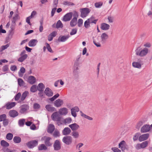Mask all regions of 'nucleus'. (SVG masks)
<instances>
[{"label": "nucleus", "instance_id": "5fc2aeb1", "mask_svg": "<svg viewBox=\"0 0 152 152\" xmlns=\"http://www.w3.org/2000/svg\"><path fill=\"white\" fill-rule=\"evenodd\" d=\"M69 126L72 130H75L76 129V124L75 123L69 125Z\"/></svg>", "mask_w": 152, "mask_h": 152}, {"label": "nucleus", "instance_id": "a19ab883", "mask_svg": "<svg viewBox=\"0 0 152 152\" xmlns=\"http://www.w3.org/2000/svg\"><path fill=\"white\" fill-rule=\"evenodd\" d=\"M20 19V17L18 14H15L13 16L12 21L16 22V21Z\"/></svg>", "mask_w": 152, "mask_h": 152}, {"label": "nucleus", "instance_id": "3c124183", "mask_svg": "<svg viewBox=\"0 0 152 152\" xmlns=\"http://www.w3.org/2000/svg\"><path fill=\"white\" fill-rule=\"evenodd\" d=\"M83 21L82 19L80 18L78 19L77 22L78 26L79 27H81L83 24Z\"/></svg>", "mask_w": 152, "mask_h": 152}, {"label": "nucleus", "instance_id": "423d86ee", "mask_svg": "<svg viewBox=\"0 0 152 152\" xmlns=\"http://www.w3.org/2000/svg\"><path fill=\"white\" fill-rule=\"evenodd\" d=\"M72 15L74 16L72 12L67 13L64 16L62 20L65 22L69 21L72 18Z\"/></svg>", "mask_w": 152, "mask_h": 152}, {"label": "nucleus", "instance_id": "9d476101", "mask_svg": "<svg viewBox=\"0 0 152 152\" xmlns=\"http://www.w3.org/2000/svg\"><path fill=\"white\" fill-rule=\"evenodd\" d=\"M150 130V126L149 125L145 124L142 126L141 129L142 133H145L149 132Z\"/></svg>", "mask_w": 152, "mask_h": 152}, {"label": "nucleus", "instance_id": "09e8293b", "mask_svg": "<svg viewBox=\"0 0 152 152\" xmlns=\"http://www.w3.org/2000/svg\"><path fill=\"white\" fill-rule=\"evenodd\" d=\"M63 26V25L60 20H59L58 21L56 25V28H62Z\"/></svg>", "mask_w": 152, "mask_h": 152}, {"label": "nucleus", "instance_id": "052dcab7", "mask_svg": "<svg viewBox=\"0 0 152 152\" xmlns=\"http://www.w3.org/2000/svg\"><path fill=\"white\" fill-rule=\"evenodd\" d=\"M59 132L58 131L56 130L54 132L53 135L55 137H57L59 136Z\"/></svg>", "mask_w": 152, "mask_h": 152}, {"label": "nucleus", "instance_id": "bf43d9fd", "mask_svg": "<svg viewBox=\"0 0 152 152\" xmlns=\"http://www.w3.org/2000/svg\"><path fill=\"white\" fill-rule=\"evenodd\" d=\"M139 133H136L135 134L134 136L133 137V140L134 141H135L137 140L138 138H139Z\"/></svg>", "mask_w": 152, "mask_h": 152}, {"label": "nucleus", "instance_id": "a18cd8bd", "mask_svg": "<svg viewBox=\"0 0 152 152\" xmlns=\"http://www.w3.org/2000/svg\"><path fill=\"white\" fill-rule=\"evenodd\" d=\"M46 45V48L47 49L48 51L51 53H53V50H52L49 44L48 43H46L45 44Z\"/></svg>", "mask_w": 152, "mask_h": 152}, {"label": "nucleus", "instance_id": "72a5a7b5", "mask_svg": "<svg viewBox=\"0 0 152 152\" xmlns=\"http://www.w3.org/2000/svg\"><path fill=\"white\" fill-rule=\"evenodd\" d=\"M70 24L72 27H74L76 25V17H74L71 20Z\"/></svg>", "mask_w": 152, "mask_h": 152}, {"label": "nucleus", "instance_id": "13d9d810", "mask_svg": "<svg viewBox=\"0 0 152 152\" xmlns=\"http://www.w3.org/2000/svg\"><path fill=\"white\" fill-rule=\"evenodd\" d=\"M25 119H20L19 120V124L20 126H23L25 122Z\"/></svg>", "mask_w": 152, "mask_h": 152}, {"label": "nucleus", "instance_id": "a878e982", "mask_svg": "<svg viewBox=\"0 0 152 152\" xmlns=\"http://www.w3.org/2000/svg\"><path fill=\"white\" fill-rule=\"evenodd\" d=\"M71 132V130L68 127L65 128L62 131V133L64 135L69 134Z\"/></svg>", "mask_w": 152, "mask_h": 152}, {"label": "nucleus", "instance_id": "f704fd0d", "mask_svg": "<svg viewBox=\"0 0 152 152\" xmlns=\"http://www.w3.org/2000/svg\"><path fill=\"white\" fill-rule=\"evenodd\" d=\"M21 97V94L20 92L18 93L15 97V101H18L19 103H20V100Z\"/></svg>", "mask_w": 152, "mask_h": 152}, {"label": "nucleus", "instance_id": "c9c22d12", "mask_svg": "<svg viewBox=\"0 0 152 152\" xmlns=\"http://www.w3.org/2000/svg\"><path fill=\"white\" fill-rule=\"evenodd\" d=\"M14 142L15 143H19L21 141V138L18 136H15L13 139Z\"/></svg>", "mask_w": 152, "mask_h": 152}, {"label": "nucleus", "instance_id": "dca6fc26", "mask_svg": "<svg viewBox=\"0 0 152 152\" xmlns=\"http://www.w3.org/2000/svg\"><path fill=\"white\" fill-rule=\"evenodd\" d=\"M54 149L56 150H58L61 148V144L58 140H56L53 145Z\"/></svg>", "mask_w": 152, "mask_h": 152}, {"label": "nucleus", "instance_id": "8fccbe9b", "mask_svg": "<svg viewBox=\"0 0 152 152\" xmlns=\"http://www.w3.org/2000/svg\"><path fill=\"white\" fill-rule=\"evenodd\" d=\"M16 25V23L13 21H12L11 26L10 27L11 28V32H12L15 29V27Z\"/></svg>", "mask_w": 152, "mask_h": 152}, {"label": "nucleus", "instance_id": "0e129e2a", "mask_svg": "<svg viewBox=\"0 0 152 152\" xmlns=\"http://www.w3.org/2000/svg\"><path fill=\"white\" fill-rule=\"evenodd\" d=\"M31 18H30L29 16L26 19V22L28 23L30 26H31V24L30 22V20Z\"/></svg>", "mask_w": 152, "mask_h": 152}, {"label": "nucleus", "instance_id": "5701e85b", "mask_svg": "<svg viewBox=\"0 0 152 152\" xmlns=\"http://www.w3.org/2000/svg\"><path fill=\"white\" fill-rule=\"evenodd\" d=\"M57 34V32L54 31L51 33L48 36V39L49 41H52L53 37H55Z\"/></svg>", "mask_w": 152, "mask_h": 152}, {"label": "nucleus", "instance_id": "4c0bfd02", "mask_svg": "<svg viewBox=\"0 0 152 152\" xmlns=\"http://www.w3.org/2000/svg\"><path fill=\"white\" fill-rule=\"evenodd\" d=\"M47 148L45 144H42L39 145L38 147V149L39 150H46L47 149Z\"/></svg>", "mask_w": 152, "mask_h": 152}, {"label": "nucleus", "instance_id": "ea45409f", "mask_svg": "<svg viewBox=\"0 0 152 152\" xmlns=\"http://www.w3.org/2000/svg\"><path fill=\"white\" fill-rule=\"evenodd\" d=\"M64 104L63 100L60 99L56 100L54 102V104Z\"/></svg>", "mask_w": 152, "mask_h": 152}, {"label": "nucleus", "instance_id": "37998d69", "mask_svg": "<svg viewBox=\"0 0 152 152\" xmlns=\"http://www.w3.org/2000/svg\"><path fill=\"white\" fill-rule=\"evenodd\" d=\"M13 137V135L12 133H8L6 135V138L8 140H12Z\"/></svg>", "mask_w": 152, "mask_h": 152}, {"label": "nucleus", "instance_id": "cd10ccee", "mask_svg": "<svg viewBox=\"0 0 152 152\" xmlns=\"http://www.w3.org/2000/svg\"><path fill=\"white\" fill-rule=\"evenodd\" d=\"M20 57L18 60V61L22 62L25 60L27 57L28 56L27 54H24L23 55H20Z\"/></svg>", "mask_w": 152, "mask_h": 152}, {"label": "nucleus", "instance_id": "de8ad7c7", "mask_svg": "<svg viewBox=\"0 0 152 152\" xmlns=\"http://www.w3.org/2000/svg\"><path fill=\"white\" fill-rule=\"evenodd\" d=\"M103 4V3L102 2H97L95 4V6L97 8H99L101 7Z\"/></svg>", "mask_w": 152, "mask_h": 152}, {"label": "nucleus", "instance_id": "c756f323", "mask_svg": "<svg viewBox=\"0 0 152 152\" xmlns=\"http://www.w3.org/2000/svg\"><path fill=\"white\" fill-rule=\"evenodd\" d=\"M72 121V119L70 118H68L66 119H64L62 120V124L64 123V124H69Z\"/></svg>", "mask_w": 152, "mask_h": 152}, {"label": "nucleus", "instance_id": "aec40b11", "mask_svg": "<svg viewBox=\"0 0 152 152\" xmlns=\"http://www.w3.org/2000/svg\"><path fill=\"white\" fill-rule=\"evenodd\" d=\"M126 143L124 140H122L119 144V148H120L122 151H124L125 149Z\"/></svg>", "mask_w": 152, "mask_h": 152}, {"label": "nucleus", "instance_id": "bb28decb", "mask_svg": "<svg viewBox=\"0 0 152 152\" xmlns=\"http://www.w3.org/2000/svg\"><path fill=\"white\" fill-rule=\"evenodd\" d=\"M55 129L54 125L52 124H49L48 129V132L49 133H52Z\"/></svg>", "mask_w": 152, "mask_h": 152}, {"label": "nucleus", "instance_id": "0eeeda50", "mask_svg": "<svg viewBox=\"0 0 152 152\" xmlns=\"http://www.w3.org/2000/svg\"><path fill=\"white\" fill-rule=\"evenodd\" d=\"M143 63L140 60H138L137 62H133L132 63V65L133 67L140 69Z\"/></svg>", "mask_w": 152, "mask_h": 152}, {"label": "nucleus", "instance_id": "e433bc0d", "mask_svg": "<svg viewBox=\"0 0 152 152\" xmlns=\"http://www.w3.org/2000/svg\"><path fill=\"white\" fill-rule=\"evenodd\" d=\"M1 144L2 146L4 147H7L9 146V144L4 140H2L1 141Z\"/></svg>", "mask_w": 152, "mask_h": 152}, {"label": "nucleus", "instance_id": "ddd939ff", "mask_svg": "<svg viewBox=\"0 0 152 152\" xmlns=\"http://www.w3.org/2000/svg\"><path fill=\"white\" fill-rule=\"evenodd\" d=\"M37 87V90L40 92L39 93V94H42L41 92L43 91L45 88L44 85L42 83H40L38 84Z\"/></svg>", "mask_w": 152, "mask_h": 152}, {"label": "nucleus", "instance_id": "49530a36", "mask_svg": "<svg viewBox=\"0 0 152 152\" xmlns=\"http://www.w3.org/2000/svg\"><path fill=\"white\" fill-rule=\"evenodd\" d=\"M18 85L20 86H24L25 84L24 82L21 78H19L18 79Z\"/></svg>", "mask_w": 152, "mask_h": 152}, {"label": "nucleus", "instance_id": "b1692460", "mask_svg": "<svg viewBox=\"0 0 152 152\" xmlns=\"http://www.w3.org/2000/svg\"><path fill=\"white\" fill-rule=\"evenodd\" d=\"M38 42L37 39H33L30 41L28 42V45L30 47L35 46Z\"/></svg>", "mask_w": 152, "mask_h": 152}, {"label": "nucleus", "instance_id": "f257e3e1", "mask_svg": "<svg viewBox=\"0 0 152 152\" xmlns=\"http://www.w3.org/2000/svg\"><path fill=\"white\" fill-rule=\"evenodd\" d=\"M136 54L140 57H144L147 55L148 52V49L144 48L142 49L140 47L137 48L135 50Z\"/></svg>", "mask_w": 152, "mask_h": 152}, {"label": "nucleus", "instance_id": "a211bd4d", "mask_svg": "<svg viewBox=\"0 0 152 152\" xmlns=\"http://www.w3.org/2000/svg\"><path fill=\"white\" fill-rule=\"evenodd\" d=\"M108 37V35L106 33L102 34L101 36V41L103 43L105 42Z\"/></svg>", "mask_w": 152, "mask_h": 152}, {"label": "nucleus", "instance_id": "412c9836", "mask_svg": "<svg viewBox=\"0 0 152 152\" xmlns=\"http://www.w3.org/2000/svg\"><path fill=\"white\" fill-rule=\"evenodd\" d=\"M28 81L30 84H33L36 82V79L34 76H30L28 77Z\"/></svg>", "mask_w": 152, "mask_h": 152}, {"label": "nucleus", "instance_id": "473e14b6", "mask_svg": "<svg viewBox=\"0 0 152 152\" xmlns=\"http://www.w3.org/2000/svg\"><path fill=\"white\" fill-rule=\"evenodd\" d=\"M80 113L81 116H82V117H83L85 118H86L90 120H93V118L92 117H91L88 116L86 115L85 114H84L82 112V111H80Z\"/></svg>", "mask_w": 152, "mask_h": 152}, {"label": "nucleus", "instance_id": "1a4fd4ad", "mask_svg": "<svg viewBox=\"0 0 152 152\" xmlns=\"http://www.w3.org/2000/svg\"><path fill=\"white\" fill-rule=\"evenodd\" d=\"M28 94L29 92L27 91H25L21 94V97L20 100V103L22 104L23 103L24 100Z\"/></svg>", "mask_w": 152, "mask_h": 152}, {"label": "nucleus", "instance_id": "c03bdc74", "mask_svg": "<svg viewBox=\"0 0 152 152\" xmlns=\"http://www.w3.org/2000/svg\"><path fill=\"white\" fill-rule=\"evenodd\" d=\"M90 23L89 21L88 20H87L84 22V26L85 27L88 28L90 26Z\"/></svg>", "mask_w": 152, "mask_h": 152}, {"label": "nucleus", "instance_id": "680f3d73", "mask_svg": "<svg viewBox=\"0 0 152 152\" xmlns=\"http://www.w3.org/2000/svg\"><path fill=\"white\" fill-rule=\"evenodd\" d=\"M15 105H6V106H4L3 107H6L7 109H10L14 107Z\"/></svg>", "mask_w": 152, "mask_h": 152}, {"label": "nucleus", "instance_id": "393cba45", "mask_svg": "<svg viewBox=\"0 0 152 152\" xmlns=\"http://www.w3.org/2000/svg\"><path fill=\"white\" fill-rule=\"evenodd\" d=\"M45 108L48 111L50 112L56 111L55 108L53 107L51 105H46Z\"/></svg>", "mask_w": 152, "mask_h": 152}, {"label": "nucleus", "instance_id": "6e6552de", "mask_svg": "<svg viewBox=\"0 0 152 152\" xmlns=\"http://www.w3.org/2000/svg\"><path fill=\"white\" fill-rule=\"evenodd\" d=\"M38 144V141L34 140L28 142L27 143V145L29 148H31L37 145Z\"/></svg>", "mask_w": 152, "mask_h": 152}, {"label": "nucleus", "instance_id": "864d4df0", "mask_svg": "<svg viewBox=\"0 0 152 152\" xmlns=\"http://www.w3.org/2000/svg\"><path fill=\"white\" fill-rule=\"evenodd\" d=\"M9 46V44H8L5 45H3L1 47V48L0 50L1 51L5 50V49L7 48Z\"/></svg>", "mask_w": 152, "mask_h": 152}, {"label": "nucleus", "instance_id": "7c9ffc66", "mask_svg": "<svg viewBox=\"0 0 152 152\" xmlns=\"http://www.w3.org/2000/svg\"><path fill=\"white\" fill-rule=\"evenodd\" d=\"M91 24L94 23L96 24L98 21V19H95V17L94 16H91L88 19Z\"/></svg>", "mask_w": 152, "mask_h": 152}, {"label": "nucleus", "instance_id": "f8f14e48", "mask_svg": "<svg viewBox=\"0 0 152 152\" xmlns=\"http://www.w3.org/2000/svg\"><path fill=\"white\" fill-rule=\"evenodd\" d=\"M149 136L148 133H146L140 135L139 137V140L140 142H142L148 139Z\"/></svg>", "mask_w": 152, "mask_h": 152}, {"label": "nucleus", "instance_id": "4d7b16f0", "mask_svg": "<svg viewBox=\"0 0 152 152\" xmlns=\"http://www.w3.org/2000/svg\"><path fill=\"white\" fill-rule=\"evenodd\" d=\"M63 4L64 5H67L68 6H70V5L72 6V5H75V4H74V3H73L71 2H70L67 1H64L63 3Z\"/></svg>", "mask_w": 152, "mask_h": 152}, {"label": "nucleus", "instance_id": "4be33fe9", "mask_svg": "<svg viewBox=\"0 0 152 152\" xmlns=\"http://www.w3.org/2000/svg\"><path fill=\"white\" fill-rule=\"evenodd\" d=\"M68 35L60 36L58 38V40L60 42H64L69 38Z\"/></svg>", "mask_w": 152, "mask_h": 152}, {"label": "nucleus", "instance_id": "69168bd1", "mask_svg": "<svg viewBox=\"0 0 152 152\" xmlns=\"http://www.w3.org/2000/svg\"><path fill=\"white\" fill-rule=\"evenodd\" d=\"M93 42L94 44L97 47H100L101 46L99 42H96L94 40H93Z\"/></svg>", "mask_w": 152, "mask_h": 152}, {"label": "nucleus", "instance_id": "2eb2a0df", "mask_svg": "<svg viewBox=\"0 0 152 152\" xmlns=\"http://www.w3.org/2000/svg\"><path fill=\"white\" fill-rule=\"evenodd\" d=\"M29 109V106L28 105H22L20 107V113H25Z\"/></svg>", "mask_w": 152, "mask_h": 152}, {"label": "nucleus", "instance_id": "58836bf2", "mask_svg": "<svg viewBox=\"0 0 152 152\" xmlns=\"http://www.w3.org/2000/svg\"><path fill=\"white\" fill-rule=\"evenodd\" d=\"M144 123V121L140 120L137 123L136 126V128L137 129H139L140 127L142 126L143 123Z\"/></svg>", "mask_w": 152, "mask_h": 152}, {"label": "nucleus", "instance_id": "20e7f679", "mask_svg": "<svg viewBox=\"0 0 152 152\" xmlns=\"http://www.w3.org/2000/svg\"><path fill=\"white\" fill-rule=\"evenodd\" d=\"M148 141H145L140 144H137L135 146V148L137 150H139L141 148H144L148 146Z\"/></svg>", "mask_w": 152, "mask_h": 152}, {"label": "nucleus", "instance_id": "6e6d98bb", "mask_svg": "<svg viewBox=\"0 0 152 152\" xmlns=\"http://www.w3.org/2000/svg\"><path fill=\"white\" fill-rule=\"evenodd\" d=\"M6 118V115L5 114L0 115V121H3Z\"/></svg>", "mask_w": 152, "mask_h": 152}, {"label": "nucleus", "instance_id": "774afa93", "mask_svg": "<svg viewBox=\"0 0 152 152\" xmlns=\"http://www.w3.org/2000/svg\"><path fill=\"white\" fill-rule=\"evenodd\" d=\"M36 14V12L35 11H34L32 12L31 15L29 17L32 18L34 17Z\"/></svg>", "mask_w": 152, "mask_h": 152}, {"label": "nucleus", "instance_id": "9b49d317", "mask_svg": "<svg viewBox=\"0 0 152 152\" xmlns=\"http://www.w3.org/2000/svg\"><path fill=\"white\" fill-rule=\"evenodd\" d=\"M63 141L66 144L69 145L72 142V138L69 136L64 137L63 139Z\"/></svg>", "mask_w": 152, "mask_h": 152}, {"label": "nucleus", "instance_id": "f03ea898", "mask_svg": "<svg viewBox=\"0 0 152 152\" xmlns=\"http://www.w3.org/2000/svg\"><path fill=\"white\" fill-rule=\"evenodd\" d=\"M51 118L53 120L57 122V124L58 126L62 124V118L57 112H55L52 115Z\"/></svg>", "mask_w": 152, "mask_h": 152}, {"label": "nucleus", "instance_id": "2f4dec72", "mask_svg": "<svg viewBox=\"0 0 152 152\" xmlns=\"http://www.w3.org/2000/svg\"><path fill=\"white\" fill-rule=\"evenodd\" d=\"M26 70L25 68L23 67H21L20 69V70L18 72V75L19 77H22L23 75V74L25 72Z\"/></svg>", "mask_w": 152, "mask_h": 152}, {"label": "nucleus", "instance_id": "7ed1b4c3", "mask_svg": "<svg viewBox=\"0 0 152 152\" xmlns=\"http://www.w3.org/2000/svg\"><path fill=\"white\" fill-rule=\"evenodd\" d=\"M81 12L80 16L82 18L86 17L91 11V10L87 8H84L80 9Z\"/></svg>", "mask_w": 152, "mask_h": 152}, {"label": "nucleus", "instance_id": "39448f33", "mask_svg": "<svg viewBox=\"0 0 152 152\" xmlns=\"http://www.w3.org/2000/svg\"><path fill=\"white\" fill-rule=\"evenodd\" d=\"M51 139V138L50 137L45 136L42 137L41 140H44L45 143L47 146H50L52 145V143L50 141Z\"/></svg>", "mask_w": 152, "mask_h": 152}, {"label": "nucleus", "instance_id": "c85d7f7f", "mask_svg": "<svg viewBox=\"0 0 152 152\" xmlns=\"http://www.w3.org/2000/svg\"><path fill=\"white\" fill-rule=\"evenodd\" d=\"M59 113L61 115H66L67 113V109L65 108L61 109L59 111Z\"/></svg>", "mask_w": 152, "mask_h": 152}, {"label": "nucleus", "instance_id": "4468645a", "mask_svg": "<svg viewBox=\"0 0 152 152\" xmlns=\"http://www.w3.org/2000/svg\"><path fill=\"white\" fill-rule=\"evenodd\" d=\"M44 93L48 96H51L53 94L52 91L48 87L46 88H45L44 91Z\"/></svg>", "mask_w": 152, "mask_h": 152}, {"label": "nucleus", "instance_id": "79ce46f5", "mask_svg": "<svg viewBox=\"0 0 152 152\" xmlns=\"http://www.w3.org/2000/svg\"><path fill=\"white\" fill-rule=\"evenodd\" d=\"M37 90V87L36 85H33L30 88V91L32 92H35Z\"/></svg>", "mask_w": 152, "mask_h": 152}, {"label": "nucleus", "instance_id": "6ab92c4d", "mask_svg": "<svg viewBox=\"0 0 152 152\" xmlns=\"http://www.w3.org/2000/svg\"><path fill=\"white\" fill-rule=\"evenodd\" d=\"M110 25L106 23H102L101 25V28L103 30H107L110 28Z\"/></svg>", "mask_w": 152, "mask_h": 152}, {"label": "nucleus", "instance_id": "338daca9", "mask_svg": "<svg viewBox=\"0 0 152 152\" xmlns=\"http://www.w3.org/2000/svg\"><path fill=\"white\" fill-rule=\"evenodd\" d=\"M17 69V66L15 65L12 66L10 67V69L12 71H15Z\"/></svg>", "mask_w": 152, "mask_h": 152}, {"label": "nucleus", "instance_id": "e2e57ef3", "mask_svg": "<svg viewBox=\"0 0 152 152\" xmlns=\"http://www.w3.org/2000/svg\"><path fill=\"white\" fill-rule=\"evenodd\" d=\"M8 66L7 65L4 66L2 68V70L4 72H6L8 71Z\"/></svg>", "mask_w": 152, "mask_h": 152}, {"label": "nucleus", "instance_id": "603ef678", "mask_svg": "<svg viewBox=\"0 0 152 152\" xmlns=\"http://www.w3.org/2000/svg\"><path fill=\"white\" fill-rule=\"evenodd\" d=\"M71 113L72 115L74 117L76 116V110L75 107L72 108L71 110Z\"/></svg>", "mask_w": 152, "mask_h": 152}, {"label": "nucleus", "instance_id": "f3484780", "mask_svg": "<svg viewBox=\"0 0 152 152\" xmlns=\"http://www.w3.org/2000/svg\"><path fill=\"white\" fill-rule=\"evenodd\" d=\"M9 115L11 117L14 118L18 115V113L16 110H12L9 111Z\"/></svg>", "mask_w": 152, "mask_h": 152}]
</instances>
